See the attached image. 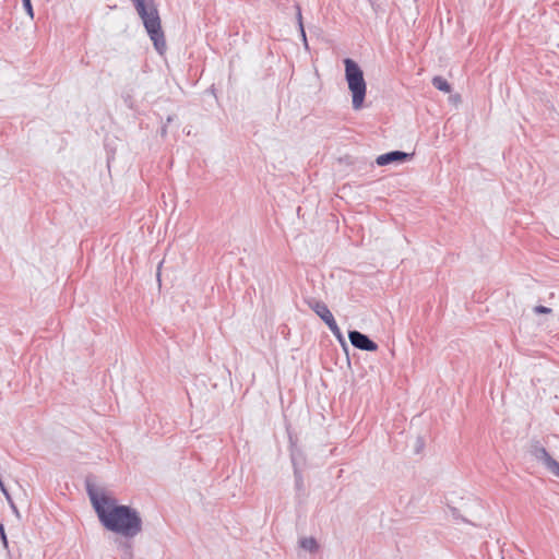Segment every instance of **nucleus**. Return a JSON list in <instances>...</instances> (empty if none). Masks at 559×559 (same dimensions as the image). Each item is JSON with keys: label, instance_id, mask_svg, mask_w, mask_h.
Returning <instances> with one entry per match:
<instances>
[{"label": "nucleus", "instance_id": "obj_1", "mask_svg": "<svg viewBox=\"0 0 559 559\" xmlns=\"http://www.w3.org/2000/svg\"><path fill=\"white\" fill-rule=\"evenodd\" d=\"M91 502L102 524L109 531L124 537H133L142 530V521L136 511L117 501L103 491L88 488Z\"/></svg>", "mask_w": 559, "mask_h": 559}, {"label": "nucleus", "instance_id": "obj_2", "mask_svg": "<svg viewBox=\"0 0 559 559\" xmlns=\"http://www.w3.org/2000/svg\"><path fill=\"white\" fill-rule=\"evenodd\" d=\"M132 1L156 50L159 53H163L166 49V40L162 31L160 19L156 7L153 3H145V0Z\"/></svg>", "mask_w": 559, "mask_h": 559}, {"label": "nucleus", "instance_id": "obj_3", "mask_svg": "<svg viewBox=\"0 0 559 559\" xmlns=\"http://www.w3.org/2000/svg\"><path fill=\"white\" fill-rule=\"evenodd\" d=\"M345 75L348 88L353 96V107L358 110L362 107L366 96V82L358 64L352 59H345Z\"/></svg>", "mask_w": 559, "mask_h": 559}, {"label": "nucleus", "instance_id": "obj_4", "mask_svg": "<svg viewBox=\"0 0 559 559\" xmlns=\"http://www.w3.org/2000/svg\"><path fill=\"white\" fill-rule=\"evenodd\" d=\"M311 309L326 323L334 335H336L338 338L342 337L340 328L325 304L316 301L311 305Z\"/></svg>", "mask_w": 559, "mask_h": 559}, {"label": "nucleus", "instance_id": "obj_5", "mask_svg": "<svg viewBox=\"0 0 559 559\" xmlns=\"http://www.w3.org/2000/svg\"><path fill=\"white\" fill-rule=\"evenodd\" d=\"M532 453L538 462H542L551 474L559 478V462L544 447H534Z\"/></svg>", "mask_w": 559, "mask_h": 559}, {"label": "nucleus", "instance_id": "obj_6", "mask_svg": "<svg viewBox=\"0 0 559 559\" xmlns=\"http://www.w3.org/2000/svg\"><path fill=\"white\" fill-rule=\"evenodd\" d=\"M348 337L352 345L356 348L368 352H376L378 349V345L373 341L358 331H350Z\"/></svg>", "mask_w": 559, "mask_h": 559}, {"label": "nucleus", "instance_id": "obj_7", "mask_svg": "<svg viewBox=\"0 0 559 559\" xmlns=\"http://www.w3.org/2000/svg\"><path fill=\"white\" fill-rule=\"evenodd\" d=\"M407 157H408V154L400 152V151H394V152H390V153L382 154V155L378 156L377 164L379 166H384V165H388L393 162H403Z\"/></svg>", "mask_w": 559, "mask_h": 559}, {"label": "nucleus", "instance_id": "obj_8", "mask_svg": "<svg viewBox=\"0 0 559 559\" xmlns=\"http://www.w3.org/2000/svg\"><path fill=\"white\" fill-rule=\"evenodd\" d=\"M432 84L433 86L441 91V92H444V93H450L451 92V86L450 84L448 83V81L445 79H443L442 76H435L432 79Z\"/></svg>", "mask_w": 559, "mask_h": 559}, {"label": "nucleus", "instance_id": "obj_9", "mask_svg": "<svg viewBox=\"0 0 559 559\" xmlns=\"http://www.w3.org/2000/svg\"><path fill=\"white\" fill-rule=\"evenodd\" d=\"M301 547L307 550H314L317 548L316 540L313 538H305L300 543Z\"/></svg>", "mask_w": 559, "mask_h": 559}, {"label": "nucleus", "instance_id": "obj_10", "mask_svg": "<svg viewBox=\"0 0 559 559\" xmlns=\"http://www.w3.org/2000/svg\"><path fill=\"white\" fill-rule=\"evenodd\" d=\"M23 5L27 12V14L33 17V8H32V3H31V0H23Z\"/></svg>", "mask_w": 559, "mask_h": 559}, {"label": "nucleus", "instance_id": "obj_11", "mask_svg": "<svg viewBox=\"0 0 559 559\" xmlns=\"http://www.w3.org/2000/svg\"><path fill=\"white\" fill-rule=\"evenodd\" d=\"M535 311L537 313H549L551 310L549 308H547V307H544V306H537L535 308Z\"/></svg>", "mask_w": 559, "mask_h": 559}, {"label": "nucleus", "instance_id": "obj_12", "mask_svg": "<svg viewBox=\"0 0 559 559\" xmlns=\"http://www.w3.org/2000/svg\"><path fill=\"white\" fill-rule=\"evenodd\" d=\"M0 531H1V533H3V527L2 526H0ZM2 538L5 540L4 534H2Z\"/></svg>", "mask_w": 559, "mask_h": 559}, {"label": "nucleus", "instance_id": "obj_13", "mask_svg": "<svg viewBox=\"0 0 559 559\" xmlns=\"http://www.w3.org/2000/svg\"><path fill=\"white\" fill-rule=\"evenodd\" d=\"M300 26L302 27V24L300 23ZM301 34L305 36V31L301 28Z\"/></svg>", "mask_w": 559, "mask_h": 559}]
</instances>
